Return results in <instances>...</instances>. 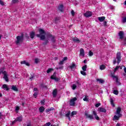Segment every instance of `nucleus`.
Here are the masks:
<instances>
[{"label": "nucleus", "instance_id": "nucleus-33", "mask_svg": "<svg viewBox=\"0 0 126 126\" xmlns=\"http://www.w3.org/2000/svg\"><path fill=\"white\" fill-rule=\"evenodd\" d=\"M82 69H83V71H86V69H87V65L85 64V65L83 66Z\"/></svg>", "mask_w": 126, "mask_h": 126}, {"label": "nucleus", "instance_id": "nucleus-28", "mask_svg": "<svg viewBox=\"0 0 126 126\" xmlns=\"http://www.w3.org/2000/svg\"><path fill=\"white\" fill-rule=\"evenodd\" d=\"M100 70H104L106 68V66L104 64L100 65L99 66Z\"/></svg>", "mask_w": 126, "mask_h": 126}, {"label": "nucleus", "instance_id": "nucleus-14", "mask_svg": "<svg viewBox=\"0 0 126 126\" xmlns=\"http://www.w3.org/2000/svg\"><path fill=\"white\" fill-rule=\"evenodd\" d=\"M72 41L74 43H77L78 44L80 43V40H79V39L76 37L72 38Z\"/></svg>", "mask_w": 126, "mask_h": 126}, {"label": "nucleus", "instance_id": "nucleus-43", "mask_svg": "<svg viewBox=\"0 0 126 126\" xmlns=\"http://www.w3.org/2000/svg\"><path fill=\"white\" fill-rule=\"evenodd\" d=\"M122 45H123V46H126V37L124 39L123 42H122Z\"/></svg>", "mask_w": 126, "mask_h": 126}, {"label": "nucleus", "instance_id": "nucleus-9", "mask_svg": "<svg viewBox=\"0 0 126 126\" xmlns=\"http://www.w3.org/2000/svg\"><path fill=\"white\" fill-rule=\"evenodd\" d=\"M84 15L85 17H91L92 16V12L89 11H87L84 14Z\"/></svg>", "mask_w": 126, "mask_h": 126}, {"label": "nucleus", "instance_id": "nucleus-22", "mask_svg": "<svg viewBox=\"0 0 126 126\" xmlns=\"http://www.w3.org/2000/svg\"><path fill=\"white\" fill-rule=\"evenodd\" d=\"M105 18H106L104 16L98 17V19L100 22H103V21H104V20H105Z\"/></svg>", "mask_w": 126, "mask_h": 126}, {"label": "nucleus", "instance_id": "nucleus-44", "mask_svg": "<svg viewBox=\"0 0 126 126\" xmlns=\"http://www.w3.org/2000/svg\"><path fill=\"white\" fill-rule=\"evenodd\" d=\"M74 115H76V111H72L71 114V117L74 116Z\"/></svg>", "mask_w": 126, "mask_h": 126}, {"label": "nucleus", "instance_id": "nucleus-61", "mask_svg": "<svg viewBox=\"0 0 126 126\" xmlns=\"http://www.w3.org/2000/svg\"><path fill=\"white\" fill-rule=\"evenodd\" d=\"M15 123H16V120L13 121L11 123L12 126L14 125V124H15Z\"/></svg>", "mask_w": 126, "mask_h": 126}, {"label": "nucleus", "instance_id": "nucleus-7", "mask_svg": "<svg viewBox=\"0 0 126 126\" xmlns=\"http://www.w3.org/2000/svg\"><path fill=\"white\" fill-rule=\"evenodd\" d=\"M2 73L4 75L3 78L5 81H6V82H8V77L7 76V73H6V71H2Z\"/></svg>", "mask_w": 126, "mask_h": 126}, {"label": "nucleus", "instance_id": "nucleus-26", "mask_svg": "<svg viewBox=\"0 0 126 126\" xmlns=\"http://www.w3.org/2000/svg\"><path fill=\"white\" fill-rule=\"evenodd\" d=\"M53 96L55 98L57 97V90H54L52 93Z\"/></svg>", "mask_w": 126, "mask_h": 126}, {"label": "nucleus", "instance_id": "nucleus-49", "mask_svg": "<svg viewBox=\"0 0 126 126\" xmlns=\"http://www.w3.org/2000/svg\"><path fill=\"white\" fill-rule=\"evenodd\" d=\"M95 106L96 108H98V107H99V106H101V103H96L95 104Z\"/></svg>", "mask_w": 126, "mask_h": 126}, {"label": "nucleus", "instance_id": "nucleus-36", "mask_svg": "<svg viewBox=\"0 0 126 126\" xmlns=\"http://www.w3.org/2000/svg\"><path fill=\"white\" fill-rule=\"evenodd\" d=\"M53 70H54V69L50 68H49L47 70V73H50V72L53 71Z\"/></svg>", "mask_w": 126, "mask_h": 126}, {"label": "nucleus", "instance_id": "nucleus-58", "mask_svg": "<svg viewBox=\"0 0 126 126\" xmlns=\"http://www.w3.org/2000/svg\"><path fill=\"white\" fill-rule=\"evenodd\" d=\"M48 43H49V41L48 40H46L44 42H43V45H47V44H48Z\"/></svg>", "mask_w": 126, "mask_h": 126}, {"label": "nucleus", "instance_id": "nucleus-31", "mask_svg": "<svg viewBox=\"0 0 126 126\" xmlns=\"http://www.w3.org/2000/svg\"><path fill=\"white\" fill-rule=\"evenodd\" d=\"M51 78L52 79H53L54 80H55V81H59V80H60V79H59V78H57L56 77H54L53 76H51Z\"/></svg>", "mask_w": 126, "mask_h": 126}, {"label": "nucleus", "instance_id": "nucleus-63", "mask_svg": "<svg viewBox=\"0 0 126 126\" xmlns=\"http://www.w3.org/2000/svg\"><path fill=\"white\" fill-rule=\"evenodd\" d=\"M3 115H2V114L1 113H0V119H1V118H2V116Z\"/></svg>", "mask_w": 126, "mask_h": 126}, {"label": "nucleus", "instance_id": "nucleus-10", "mask_svg": "<svg viewBox=\"0 0 126 126\" xmlns=\"http://www.w3.org/2000/svg\"><path fill=\"white\" fill-rule=\"evenodd\" d=\"M47 37H48V38H50V39H51V41L55 43L56 42V39H55V36L51 34H49L47 35Z\"/></svg>", "mask_w": 126, "mask_h": 126}, {"label": "nucleus", "instance_id": "nucleus-52", "mask_svg": "<svg viewBox=\"0 0 126 126\" xmlns=\"http://www.w3.org/2000/svg\"><path fill=\"white\" fill-rule=\"evenodd\" d=\"M39 63V59L38 58H36L35 59V63Z\"/></svg>", "mask_w": 126, "mask_h": 126}, {"label": "nucleus", "instance_id": "nucleus-55", "mask_svg": "<svg viewBox=\"0 0 126 126\" xmlns=\"http://www.w3.org/2000/svg\"><path fill=\"white\" fill-rule=\"evenodd\" d=\"M71 15L72 16H74V14H75V12L73 10H72L71 12Z\"/></svg>", "mask_w": 126, "mask_h": 126}, {"label": "nucleus", "instance_id": "nucleus-38", "mask_svg": "<svg viewBox=\"0 0 126 126\" xmlns=\"http://www.w3.org/2000/svg\"><path fill=\"white\" fill-rule=\"evenodd\" d=\"M76 85L75 84H73L72 86V90H75V89H76Z\"/></svg>", "mask_w": 126, "mask_h": 126}, {"label": "nucleus", "instance_id": "nucleus-8", "mask_svg": "<svg viewBox=\"0 0 126 126\" xmlns=\"http://www.w3.org/2000/svg\"><path fill=\"white\" fill-rule=\"evenodd\" d=\"M118 36L120 37V40H123L125 36V32L123 31H120L118 33Z\"/></svg>", "mask_w": 126, "mask_h": 126}, {"label": "nucleus", "instance_id": "nucleus-20", "mask_svg": "<svg viewBox=\"0 0 126 126\" xmlns=\"http://www.w3.org/2000/svg\"><path fill=\"white\" fill-rule=\"evenodd\" d=\"M121 111H122V109L120 107L117 108L116 110V114L118 115V116H122V114H121Z\"/></svg>", "mask_w": 126, "mask_h": 126}, {"label": "nucleus", "instance_id": "nucleus-15", "mask_svg": "<svg viewBox=\"0 0 126 126\" xmlns=\"http://www.w3.org/2000/svg\"><path fill=\"white\" fill-rule=\"evenodd\" d=\"M58 10L61 12H63V4H60L58 6Z\"/></svg>", "mask_w": 126, "mask_h": 126}, {"label": "nucleus", "instance_id": "nucleus-32", "mask_svg": "<svg viewBox=\"0 0 126 126\" xmlns=\"http://www.w3.org/2000/svg\"><path fill=\"white\" fill-rule=\"evenodd\" d=\"M110 104L112 106V107H115V103H114V99H113V98L110 99Z\"/></svg>", "mask_w": 126, "mask_h": 126}, {"label": "nucleus", "instance_id": "nucleus-25", "mask_svg": "<svg viewBox=\"0 0 126 126\" xmlns=\"http://www.w3.org/2000/svg\"><path fill=\"white\" fill-rule=\"evenodd\" d=\"M55 110V108L54 107H51L50 108H48L45 110L46 113H49V112H51V111H54Z\"/></svg>", "mask_w": 126, "mask_h": 126}, {"label": "nucleus", "instance_id": "nucleus-64", "mask_svg": "<svg viewBox=\"0 0 126 126\" xmlns=\"http://www.w3.org/2000/svg\"><path fill=\"white\" fill-rule=\"evenodd\" d=\"M63 66H61L59 67V69H63Z\"/></svg>", "mask_w": 126, "mask_h": 126}, {"label": "nucleus", "instance_id": "nucleus-1", "mask_svg": "<svg viewBox=\"0 0 126 126\" xmlns=\"http://www.w3.org/2000/svg\"><path fill=\"white\" fill-rule=\"evenodd\" d=\"M24 40V34L22 33L21 35H18L16 37V40L15 41V43L18 46L20 45L23 40Z\"/></svg>", "mask_w": 126, "mask_h": 126}, {"label": "nucleus", "instance_id": "nucleus-51", "mask_svg": "<svg viewBox=\"0 0 126 126\" xmlns=\"http://www.w3.org/2000/svg\"><path fill=\"white\" fill-rule=\"evenodd\" d=\"M76 83L77 86H80V85H81V84H80V83L78 82V81H76Z\"/></svg>", "mask_w": 126, "mask_h": 126}, {"label": "nucleus", "instance_id": "nucleus-34", "mask_svg": "<svg viewBox=\"0 0 126 126\" xmlns=\"http://www.w3.org/2000/svg\"><path fill=\"white\" fill-rule=\"evenodd\" d=\"M121 115H118V116H116V115H115L114 116V120H116V121H118L119 120V119H120V117H121Z\"/></svg>", "mask_w": 126, "mask_h": 126}, {"label": "nucleus", "instance_id": "nucleus-35", "mask_svg": "<svg viewBox=\"0 0 126 126\" xmlns=\"http://www.w3.org/2000/svg\"><path fill=\"white\" fill-rule=\"evenodd\" d=\"M60 20H61L60 17H56L55 19V23H58Z\"/></svg>", "mask_w": 126, "mask_h": 126}, {"label": "nucleus", "instance_id": "nucleus-37", "mask_svg": "<svg viewBox=\"0 0 126 126\" xmlns=\"http://www.w3.org/2000/svg\"><path fill=\"white\" fill-rule=\"evenodd\" d=\"M37 95H38V92H35L33 94V97H34V98H37Z\"/></svg>", "mask_w": 126, "mask_h": 126}, {"label": "nucleus", "instance_id": "nucleus-13", "mask_svg": "<svg viewBox=\"0 0 126 126\" xmlns=\"http://www.w3.org/2000/svg\"><path fill=\"white\" fill-rule=\"evenodd\" d=\"M93 115L94 116V118L97 120V121H99V120H100V118L98 117V115H97V112H96L95 110L93 111Z\"/></svg>", "mask_w": 126, "mask_h": 126}, {"label": "nucleus", "instance_id": "nucleus-17", "mask_svg": "<svg viewBox=\"0 0 126 126\" xmlns=\"http://www.w3.org/2000/svg\"><path fill=\"white\" fill-rule=\"evenodd\" d=\"M68 67L72 70V69H74V68H76V65L75 63H73L71 65L69 66Z\"/></svg>", "mask_w": 126, "mask_h": 126}, {"label": "nucleus", "instance_id": "nucleus-27", "mask_svg": "<svg viewBox=\"0 0 126 126\" xmlns=\"http://www.w3.org/2000/svg\"><path fill=\"white\" fill-rule=\"evenodd\" d=\"M12 90H13L14 91H18V89L16 87V86L12 85Z\"/></svg>", "mask_w": 126, "mask_h": 126}, {"label": "nucleus", "instance_id": "nucleus-54", "mask_svg": "<svg viewBox=\"0 0 126 126\" xmlns=\"http://www.w3.org/2000/svg\"><path fill=\"white\" fill-rule=\"evenodd\" d=\"M0 4H1V5H4V3H3V1H2V0H0Z\"/></svg>", "mask_w": 126, "mask_h": 126}, {"label": "nucleus", "instance_id": "nucleus-6", "mask_svg": "<svg viewBox=\"0 0 126 126\" xmlns=\"http://www.w3.org/2000/svg\"><path fill=\"white\" fill-rule=\"evenodd\" d=\"M77 100L76 97H74L70 100L69 105L70 106H74L75 105V101Z\"/></svg>", "mask_w": 126, "mask_h": 126}, {"label": "nucleus", "instance_id": "nucleus-41", "mask_svg": "<svg viewBox=\"0 0 126 126\" xmlns=\"http://www.w3.org/2000/svg\"><path fill=\"white\" fill-rule=\"evenodd\" d=\"M120 67H121V66H117L114 70V72H116V71H117V70H118Z\"/></svg>", "mask_w": 126, "mask_h": 126}, {"label": "nucleus", "instance_id": "nucleus-47", "mask_svg": "<svg viewBox=\"0 0 126 126\" xmlns=\"http://www.w3.org/2000/svg\"><path fill=\"white\" fill-rule=\"evenodd\" d=\"M81 74H82V75H86V72L84 71H81Z\"/></svg>", "mask_w": 126, "mask_h": 126}, {"label": "nucleus", "instance_id": "nucleus-50", "mask_svg": "<svg viewBox=\"0 0 126 126\" xmlns=\"http://www.w3.org/2000/svg\"><path fill=\"white\" fill-rule=\"evenodd\" d=\"M93 55V52H92L91 51H89V56L92 57V55Z\"/></svg>", "mask_w": 126, "mask_h": 126}, {"label": "nucleus", "instance_id": "nucleus-46", "mask_svg": "<svg viewBox=\"0 0 126 126\" xmlns=\"http://www.w3.org/2000/svg\"><path fill=\"white\" fill-rule=\"evenodd\" d=\"M51 126V123L48 122L45 124L43 126Z\"/></svg>", "mask_w": 126, "mask_h": 126}, {"label": "nucleus", "instance_id": "nucleus-11", "mask_svg": "<svg viewBox=\"0 0 126 126\" xmlns=\"http://www.w3.org/2000/svg\"><path fill=\"white\" fill-rule=\"evenodd\" d=\"M98 112L100 113H107V110L103 107H99L98 108Z\"/></svg>", "mask_w": 126, "mask_h": 126}, {"label": "nucleus", "instance_id": "nucleus-60", "mask_svg": "<svg viewBox=\"0 0 126 126\" xmlns=\"http://www.w3.org/2000/svg\"><path fill=\"white\" fill-rule=\"evenodd\" d=\"M33 91H35V92H37L38 91V89L37 88H34L33 89Z\"/></svg>", "mask_w": 126, "mask_h": 126}, {"label": "nucleus", "instance_id": "nucleus-48", "mask_svg": "<svg viewBox=\"0 0 126 126\" xmlns=\"http://www.w3.org/2000/svg\"><path fill=\"white\" fill-rule=\"evenodd\" d=\"M16 2H18V0H12V3H16Z\"/></svg>", "mask_w": 126, "mask_h": 126}, {"label": "nucleus", "instance_id": "nucleus-16", "mask_svg": "<svg viewBox=\"0 0 126 126\" xmlns=\"http://www.w3.org/2000/svg\"><path fill=\"white\" fill-rule=\"evenodd\" d=\"M67 57H65L63 58V59L62 60V61H60V62L59 63V64L60 65H62L63 64V63L64 62V61H67Z\"/></svg>", "mask_w": 126, "mask_h": 126}, {"label": "nucleus", "instance_id": "nucleus-53", "mask_svg": "<svg viewBox=\"0 0 126 126\" xmlns=\"http://www.w3.org/2000/svg\"><path fill=\"white\" fill-rule=\"evenodd\" d=\"M103 24L104 26H105V27H106V26H107V21H104L103 22Z\"/></svg>", "mask_w": 126, "mask_h": 126}, {"label": "nucleus", "instance_id": "nucleus-2", "mask_svg": "<svg viewBox=\"0 0 126 126\" xmlns=\"http://www.w3.org/2000/svg\"><path fill=\"white\" fill-rule=\"evenodd\" d=\"M38 31L39 34H36V36H37L38 38H40V40H45V39H46V36L45 35H43L44 34H46L45 31L42 29H40Z\"/></svg>", "mask_w": 126, "mask_h": 126}, {"label": "nucleus", "instance_id": "nucleus-45", "mask_svg": "<svg viewBox=\"0 0 126 126\" xmlns=\"http://www.w3.org/2000/svg\"><path fill=\"white\" fill-rule=\"evenodd\" d=\"M84 101H86V102H88L89 101V99L88 98H87V96H85V98H83Z\"/></svg>", "mask_w": 126, "mask_h": 126}, {"label": "nucleus", "instance_id": "nucleus-39", "mask_svg": "<svg viewBox=\"0 0 126 126\" xmlns=\"http://www.w3.org/2000/svg\"><path fill=\"white\" fill-rule=\"evenodd\" d=\"M34 77H35V75H31V77L29 78V79H30V80L32 81L33 80V79H34Z\"/></svg>", "mask_w": 126, "mask_h": 126}, {"label": "nucleus", "instance_id": "nucleus-5", "mask_svg": "<svg viewBox=\"0 0 126 126\" xmlns=\"http://www.w3.org/2000/svg\"><path fill=\"white\" fill-rule=\"evenodd\" d=\"M85 116H86L87 119H90V120H93V119H94L93 115H89L87 111H85Z\"/></svg>", "mask_w": 126, "mask_h": 126}, {"label": "nucleus", "instance_id": "nucleus-42", "mask_svg": "<svg viewBox=\"0 0 126 126\" xmlns=\"http://www.w3.org/2000/svg\"><path fill=\"white\" fill-rule=\"evenodd\" d=\"M122 22H123V23H126V17L122 18Z\"/></svg>", "mask_w": 126, "mask_h": 126}, {"label": "nucleus", "instance_id": "nucleus-30", "mask_svg": "<svg viewBox=\"0 0 126 126\" xmlns=\"http://www.w3.org/2000/svg\"><path fill=\"white\" fill-rule=\"evenodd\" d=\"M15 121H16V122H22V117H17Z\"/></svg>", "mask_w": 126, "mask_h": 126}, {"label": "nucleus", "instance_id": "nucleus-23", "mask_svg": "<svg viewBox=\"0 0 126 126\" xmlns=\"http://www.w3.org/2000/svg\"><path fill=\"white\" fill-rule=\"evenodd\" d=\"M1 88L2 89H6V91H8V90H9V88H8L6 84L3 85L1 87Z\"/></svg>", "mask_w": 126, "mask_h": 126}, {"label": "nucleus", "instance_id": "nucleus-29", "mask_svg": "<svg viewBox=\"0 0 126 126\" xmlns=\"http://www.w3.org/2000/svg\"><path fill=\"white\" fill-rule=\"evenodd\" d=\"M96 81H98L99 83H101L102 84H103V83L105 82V81H104V80L101 79H97Z\"/></svg>", "mask_w": 126, "mask_h": 126}, {"label": "nucleus", "instance_id": "nucleus-12", "mask_svg": "<svg viewBox=\"0 0 126 126\" xmlns=\"http://www.w3.org/2000/svg\"><path fill=\"white\" fill-rule=\"evenodd\" d=\"M80 56H81L84 58L85 56V52H84V49L83 48H81L80 50Z\"/></svg>", "mask_w": 126, "mask_h": 126}, {"label": "nucleus", "instance_id": "nucleus-24", "mask_svg": "<svg viewBox=\"0 0 126 126\" xmlns=\"http://www.w3.org/2000/svg\"><path fill=\"white\" fill-rule=\"evenodd\" d=\"M39 113H44L45 111V107L43 106H41L39 108Z\"/></svg>", "mask_w": 126, "mask_h": 126}, {"label": "nucleus", "instance_id": "nucleus-21", "mask_svg": "<svg viewBox=\"0 0 126 126\" xmlns=\"http://www.w3.org/2000/svg\"><path fill=\"white\" fill-rule=\"evenodd\" d=\"M30 37L31 39H34V37H35V32H32L30 33Z\"/></svg>", "mask_w": 126, "mask_h": 126}, {"label": "nucleus", "instance_id": "nucleus-40", "mask_svg": "<svg viewBox=\"0 0 126 126\" xmlns=\"http://www.w3.org/2000/svg\"><path fill=\"white\" fill-rule=\"evenodd\" d=\"M113 93L115 94V95H118L119 94V91L118 90H114Z\"/></svg>", "mask_w": 126, "mask_h": 126}, {"label": "nucleus", "instance_id": "nucleus-59", "mask_svg": "<svg viewBox=\"0 0 126 126\" xmlns=\"http://www.w3.org/2000/svg\"><path fill=\"white\" fill-rule=\"evenodd\" d=\"M116 63H117V59H115L113 61V64H116Z\"/></svg>", "mask_w": 126, "mask_h": 126}, {"label": "nucleus", "instance_id": "nucleus-57", "mask_svg": "<svg viewBox=\"0 0 126 126\" xmlns=\"http://www.w3.org/2000/svg\"><path fill=\"white\" fill-rule=\"evenodd\" d=\"M15 111L16 112H18V111H19V107L17 106L15 108Z\"/></svg>", "mask_w": 126, "mask_h": 126}, {"label": "nucleus", "instance_id": "nucleus-56", "mask_svg": "<svg viewBox=\"0 0 126 126\" xmlns=\"http://www.w3.org/2000/svg\"><path fill=\"white\" fill-rule=\"evenodd\" d=\"M40 103L42 105H45V100H41Z\"/></svg>", "mask_w": 126, "mask_h": 126}, {"label": "nucleus", "instance_id": "nucleus-18", "mask_svg": "<svg viewBox=\"0 0 126 126\" xmlns=\"http://www.w3.org/2000/svg\"><path fill=\"white\" fill-rule=\"evenodd\" d=\"M21 64H25L27 66H30V64L29 63L26 62V61H24L21 62Z\"/></svg>", "mask_w": 126, "mask_h": 126}, {"label": "nucleus", "instance_id": "nucleus-62", "mask_svg": "<svg viewBox=\"0 0 126 126\" xmlns=\"http://www.w3.org/2000/svg\"><path fill=\"white\" fill-rule=\"evenodd\" d=\"M26 126H32L31 123V122L29 123Z\"/></svg>", "mask_w": 126, "mask_h": 126}, {"label": "nucleus", "instance_id": "nucleus-19", "mask_svg": "<svg viewBox=\"0 0 126 126\" xmlns=\"http://www.w3.org/2000/svg\"><path fill=\"white\" fill-rule=\"evenodd\" d=\"M69 116H70V111H68V112L65 115V117H66V118H68V120L70 121H71V119Z\"/></svg>", "mask_w": 126, "mask_h": 126}, {"label": "nucleus", "instance_id": "nucleus-4", "mask_svg": "<svg viewBox=\"0 0 126 126\" xmlns=\"http://www.w3.org/2000/svg\"><path fill=\"white\" fill-rule=\"evenodd\" d=\"M111 77H112L114 81H116L117 85H121V83L119 81V78H118V77L111 75Z\"/></svg>", "mask_w": 126, "mask_h": 126}, {"label": "nucleus", "instance_id": "nucleus-3", "mask_svg": "<svg viewBox=\"0 0 126 126\" xmlns=\"http://www.w3.org/2000/svg\"><path fill=\"white\" fill-rule=\"evenodd\" d=\"M116 59L117 60L118 64H120V63L122 62V54L121 52H118L116 54Z\"/></svg>", "mask_w": 126, "mask_h": 126}]
</instances>
